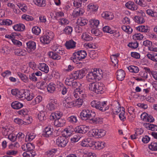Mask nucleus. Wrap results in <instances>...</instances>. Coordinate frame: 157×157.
<instances>
[{
  "label": "nucleus",
  "instance_id": "16",
  "mask_svg": "<svg viewBox=\"0 0 157 157\" xmlns=\"http://www.w3.org/2000/svg\"><path fill=\"white\" fill-rule=\"evenodd\" d=\"M65 122L66 121L64 119L58 117L55 119L54 124L57 127H62L65 125Z\"/></svg>",
  "mask_w": 157,
  "mask_h": 157
},
{
  "label": "nucleus",
  "instance_id": "26",
  "mask_svg": "<svg viewBox=\"0 0 157 157\" xmlns=\"http://www.w3.org/2000/svg\"><path fill=\"white\" fill-rule=\"evenodd\" d=\"M128 70L131 73H137L140 70L139 68L137 66L131 65L127 67Z\"/></svg>",
  "mask_w": 157,
  "mask_h": 157
},
{
  "label": "nucleus",
  "instance_id": "30",
  "mask_svg": "<svg viewBox=\"0 0 157 157\" xmlns=\"http://www.w3.org/2000/svg\"><path fill=\"white\" fill-rule=\"evenodd\" d=\"M40 69L42 71L46 73L49 71V68L48 66L45 63H43L40 64Z\"/></svg>",
  "mask_w": 157,
  "mask_h": 157
},
{
  "label": "nucleus",
  "instance_id": "36",
  "mask_svg": "<svg viewBox=\"0 0 157 157\" xmlns=\"http://www.w3.org/2000/svg\"><path fill=\"white\" fill-rule=\"evenodd\" d=\"M91 27L97 28L99 23V21L98 20L92 19L89 21Z\"/></svg>",
  "mask_w": 157,
  "mask_h": 157
},
{
  "label": "nucleus",
  "instance_id": "25",
  "mask_svg": "<svg viewBox=\"0 0 157 157\" xmlns=\"http://www.w3.org/2000/svg\"><path fill=\"white\" fill-rule=\"evenodd\" d=\"M56 89V85L53 82H51L47 86V89L48 92L53 93L55 91Z\"/></svg>",
  "mask_w": 157,
  "mask_h": 157
},
{
  "label": "nucleus",
  "instance_id": "12",
  "mask_svg": "<svg viewBox=\"0 0 157 157\" xmlns=\"http://www.w3.org/2000/svg\"><path fill=\"white\" fill-rule=\"evenodd\" d=\"M73 94L74 97L76 98L80 97H84V95H86L84 94L82 88L80 87L77 88L75 89L74 91Z\"/></svg>",
  "mask_w": 157,
  "mask_h": 157
},
{
  "label": "nucleus",
  "instance_id": "4",
  "mask_svg": "<svg viewBox=\"0 0 157 157\" xmlns=\"http://www.w3.org/2000/svg\"><path fill=\"white\" fill-rule=\"evenodd\" d=\"M87 56V53L85 50H81L75 52L71 57V60L74 62L75 60H81L85 59Z\"/></svg>",
  "mask_w": 157,
  "mask_h": 157
},
{
  "label": "nucleus",
  "instance_id": "3",
  "mask_svg": "<svg viewBox=\"0 0 157 157\" xmlns=\"http://www.w3.org/2000/svg\"><path fill=\"white\" fill-rule=\"evenodd\" d=\"M106 103V101L101 102L98 101L94 100L91 101L90 104L93 107L104 112L109 108V105H107Z\"/></svg>",
  "mask_w": 157,
  "mask_h": 157
},
{
  "label": "nucleus",
  "instance_id": "43",
  "mask_svg": "<svg viewBox=\"0 0 157 157\" xmlns=\"http://www.w3.org/2000/svg\"><path fill=\"white\" fill-rule=\"evenodd\" d=\"M105 143L104 142H95V147L97 149H100L105 147Z\"/></svg>",
  "mask_w": 157,
  "mask_h": 157
},
{
  "label": "nucleus",
  "instance_id": "24",
  "mask_svg": "<svg viewBox=\"0 0 157 157\" xmlns=\"http://www.w3.org/2000/svg\"><path fill=\"white\" fill-rule=\"evenodd\" d=\"M13 28L15 31H22L25 29V27L23 24L19 23L15 25L13 27Z\"/></svg>",
  "mask_w": 157,
  "mask_h": 157
},
{
  "label": "nucleus",
  "instance_id": "8",
  "mask_svg": "<svg viewBox=\"0 0 157 157\" xmlns=\"http://www.w3.org/2000/svg\"><path fill=\"white\" fill-rule=\"evenodd\" d=\"M112 112L114 114H117L122 109L119 102L117 101H114L112 104Z\"/></svg>",
  "mask_w": 157,
  "mask_h": 157
},
{
  "label": "nucleus",
  "instance_id": "21",
  "mask_svg": "<svg viewBox=\"0 0 157 157\" xmlns=\"http://www.w3.org/2000/svg\"><path fill=\"white\" fill-rule=\"evenodd\" d=\"M125 6L127 8L132 10H136L138 9V6L132 2H128L126 3Z\"/></svg>",
  "mask_w": 157,
  "mask_h": 157
},
{
  "label": "nucleus",
  "instance_id": "5",
  "mask_svg": "<svg viewBox=\"0 0 157 157\" xmlns=\"http://www.w3.org/2000/svg\"><path fill=\"white\" fill-rule=\"evenodd\" d=\"M54 37L53 33L52 31H48L44 35L40 37V41L44 44H48L50 43L51 40L53 39Z\"/></svg>",
  "mask_w": 157,
  "mask_h": 157
},
{
  "label": "nucleus",
  "instance_id": "61",
  "mask_svg": "<svg viewBox=\"0 0 157 157\" xmlns=\"http://www.w3.org/2000/svg\"><path fill=\"white\" fill-rule=\"evenodd\" d=\"M33 33L36 35H38L40 32V28L37 26H35L32 29Z\"/></svg>",
  "mask_w": 157,
  "mask_h": 157
},
{
  "label": "nucleus",
  "instance_id": "51",
  "mask_svg": "<svg viewBox=\"0 0 157 157\" xmlns=\"http://www.w3.org/2000/svg\"><path fill=\"white\" fill-rule=\"evenodd\" d=\"M12 21L8 19L0 20V24L1 25H10L12 24Z\"/></svg>",
  "mask_w": 157,
  "mask_h": 157
},
{
  "label": "nucleus",
  "instance_id": "42",
  "mask_svg": "<svg viewBox=\"0 0 157 157\" xmlns=\"http://www.w3.org/2000/svg\"><path fill=\"white\" fill-rule=\"evenodd\" d=\"M121 28L124 31L128 34H131L132 32V29L128 25H123L121 27Z\"/></svg>",
  "mask_w": 157,
  "mask_h": 157
},
{
  "label": "nucleus",
  "instance_id": "10",
  "mask_svg": "<svg viewBox=\"0 0 157 157\" xmlns=\"http://www.w3.org/2000/svg\"><path fill=\"white\" fill-rule=\"evenodd\" d=\"M26 49L29 53L33 51L36 48V44L33 41L30 40L26 43Z\"/></svg>",
  "mask_w": 157,
  "mask_h": 157
},
{
  "label": "nucleus",
  "instance_id": "37",
  "mask_svg": "<svg viewBox=\"0 0 157 157\" xmlns=\"http://www.w3.org/2000/svg\"><path fill=\"white\" fill-rule=\"evenodd\" d=\"M34 4L38 6H44L46 5L44 0H33Z\"/></svg>",
  "mask_w": 157,
  "mask_h": 157
},
{
  "label": "nucleus",
  "instance_id": "20",
  "mask_svg": "<svg viewBox=\"0 0 157 157\" xmlns=\"http://www.w3.org/2000/svg\"><path fill=\"white\" fill-rule=\"evenodd\" d=\"M125 75V72L122 69L119 70L117 72V78L118 80L121 81L123 80L124 78Z\"/></svg>",
  "mask_w": 157,
  "mask_h": 157
},
{
  "label": "nucleus",
  "instance_id": "56",
  "mask_svg": "<svg viewBox=\"0 0 157 157\" xmlns=\"http://www.w3.org/2000/svg\"><path fill=\"white\" fill-rule=\"evenodd\" d=\"M21 18L28 21H32L34 20L33 17L25 14L22 15Z\"/></svg>",
  "mask_w": 157,
  "mask_h": 157
},
{
  "label": "nucleus",
  "instance_id": "31",
  "mask_svg": "<svg viewBox=\"0 0 157 157\" xmlns=\"http://www.w3.org/2000/svg\"><path fill=\"white\" fill-rule=\"evenodd\" d=\"M11 106L14 109H19L23 106V105L17 101H15L12 103Z\"/></svg>",
  "mask_w": 157,
  "mask_h": 157
},
{
  "label": "nucleus",
  "instance_id": "48",
  "mask_svg": "<svg viewBox=\"0 0 157 157\" xmlns=\"http://www.w3.org/2000/svg\"><path fill=\"white\" fill-rule=\"evenodd\" d=\"M83 102V99L79 98L74 101L75 106L78 108L80 107L82 105Z\"/></svg>",
  "mask_w": 157,
  "mask_h": 157
},
{
  "label": "nucleus",
  "instance_id": "2",
  "mask_svg": "<svg viewBox=\"0 0 157 157\" xmlns=\"http://www.w3.org/2000/svg\"><path fill=\"white\" fill-rule=\"evenodd\" d=\"M89 89L97 94H102L104 92L105 86L101 82H93L90 84Z\"/></svg>",
  "mask_w": 157,
  "mask_h": 157
},
{
  "label": "nucleus",
  "instance_id": "34",
  "mask_svg": "<svg viewBox=\"0 0 157 157\" xmlns=\"http://www.w3.org/2000/svg\"><path fill=\"white\" fill-rule=\"evenodd\" d=\"M28 111L27 109H23L20 110L18 112V113L19 114L24 117L25 116L26 119L28 120V118H29V117L28 116Z\"/></svg>",
  "mask_w": 157,
  "mask_h": 157
},
{
  "label": "nucleus",
  "instance_id": "40",
  "mask_svg": "<svg viewBox=\"0 0 157 157\" xmlns=\"http://www.w3.org/2000/svg\"><path fill=\"white\" fill-rule=\"evenodd\" d=\"M68 121L73 124L76 123L78 121L77 117L74 115L71 116L67 118Z\"/></svg>",
  "mask_w": 157,
  "mask_h": 157
},
{
  "label": "nucleus",
  "instance_id": "59",
  "mask_svg": "<svg viewBox=\"0 0 157 157\" xmlns=\"http://www.w3.org/2000/svg\"><path fill=\"white\" fill-rule=\"evenodd\" d=\"M88 7L90 10L93 11H95L97 10L98 6L97 5H94L93 4H90L88 6Z\"/></svg>",
  "mask_w": 157,
  "mask_h": 157
},
{
  "label": "nucleus",
  "instance_id": "1",
  "mask_svg": "<svg viewBox=\"0 0 157 157\" xmlns=\"http://www.w3.org/2000/svg\"><path fill=\"white\" fill-rule=\"evenodd\" d=\"M81 119L84 121L89 120L91 123L97 124L100 122V118L95 117V113L88 109H85L82 111L80 114Z\"/></svg>",
  "mask_w": 157,
  "mask_h": 157
},
{
  "label": "nucleus",
  "instance_id": "15",
  "mask_svg": "<svg viewBox=\"0 0 157 157\" xmlns=\"http://www.w3.org/2000/svg\"><path fill=\"white\" fill-rule=\"evenodd\" d=\"M52 133V129L51 128V126H48L45 128L42 135L44 137H48L51 136Z\"/></svg>",
  "mask_w": 157,
  "mask_h": 157
},
{
  "label": "nucleus",
  "instance_id": "9",
  "mask_svg": "<svg viewBox=\"0 0 157 157\" xmlns=\"http://www.w3.org/2000/svg\"><path fill=\"white\" fill-rule=\"evenodd\" d=\"M105 133L106 131L104 130L94 129L92 130V135L97 138H101L104 136Z\"/></svg>",
  "mask_w": 157,
  "mask_h": 157
},
{
  "label": "nucleus",
  "instance_id": "45",
  "mask_svg": "<svg viewBox=\"0 0 157 157\" xmlns=\"http://www.w3.org/2000/svg\"><path fill=\"white\" fill-rule=\"evenodd\" d=\"M36 136V135L34 133H30L26 136L25 140L29 141H31L34 139Z\"/></svg>",
  "mask_w": 157,
  "mask_h": 157
},
{
  "label": "nucleus",
  "instance_id": "62",
  "mask_svg": "<svg viewBox=\"0 0 157 157\" xmlns=\"http://www.w3.org/2000/svg\"><path fill=\"white\" fill-rule=\"evenodd\" d=\"M133 39L135 40H142L144 37L142 34L138 33L134 35L133 36Z\"/></svg>",
  "mask_w": 157,
  "mask_h": 157
},
{
  "label": "nucleus",
  "instance_id": "19",
  "mask_svg": "<svg viewBox=\"0 0 157 157\" xmlns=\"http://www.w3.org/2000/svg\"><path fill=\"white\" fill-rule=\"evenodd\" d=\"M84 12L83 8H76L73 13V15L75 17H80L83 15Z\"/></svg>",
  "mask_w": 157,
  "mask_h": 157
},
{
  "label": "nucleus",
  "instance_id": "46",
  "mask_svg": "<svg viewBox=\"0 0 157 157\" xmlns=\"http://www.w3.org/2000/svg\"><path fill=\"white\" fill-rule=\"evenodd\" d=\"M87 143V147H92L94 145L95 146V142L91 138H89L86 139V142Z\"/></svg>",
  "mask_w": 157,
  "mask_h": 157
},
{
  "label": "nucleus",
  "instance_id": "49",
  "mask_svg": "<svg viewBox=\"0 0 157 157\" xmlns=\"http://www.w3.org/2000/svg\"><path fill=\"white\" fill-rule=\"evenodd\" d=\"M81 37L83 40L86 41H90L93 40V38L92 37L86 33H83Z\"/></svg>",
  "mask_w": 157,
  "mask_h": 157
},
{
  "label": "nucleus",
  "instance_id": "7",
  "mask_svg": "<svg viewBox=\"0 0 157 157\" xmlns=\"http://www.w3.org/2000/svg\"><path fill=\"white\" fill-rule=\"evenodd\" d=\"M84 68L82 70L74 71L72 74V77L75 79H81L85 76Z\"/></svg>",
  "mask_w": 157,
  "mask_h": 157
},
{
  "label": "nucleus",
  "instance_id": "13",
  "mask_svg": "<svg viewBox=\"0 0 157 157\" xmlns=\"http://www.w3.org/2000/svg\"><path fill=\"white\" fill-rule=\"evenodd\" d=\"M145 15V13L142 11H141L138 16L135 17V20L136 22L139 24L144 23L145 21V20L144 19L143 17Z\"/></svg>",
  "mask_w": 157,
  "mask_h": 157
},
{
  "label": "nucleus",
  "instance_id": "23",
  "mask_svg": "<svg viewBox=\"0 0 157 157\" xmlns=\"http://www.w3.org/2000/svg\"><path fill=\"white\" fill-rule=\"evenodd\" d=\"M14 53L15 55L19 56H25L26 54V51L25 49L17 48L15 50Z\"/></svg>",
  "mask_w": 157,
  "mask_h": 157
},
{
  "label": "nucleus",
  "instance_id": "50",
  "mask_svg": "<svg viewBox=\"0 0 157 157\" xmlns=\"http://www.w3.org/2000/svg\"><path fill=\"white\" fill-rule=\"evenodd\" d=\"M72 131L70 130H69L68 128H66L64 129L63 133L62 134V136H63L66 138H67L68 136H70L72 134Z\"/></svg>",
  "mask_w": 157,
  "mask_h": 157
},
{
  "label": "nucleus",
  "instance_id": "35",
  "mask_svg": "<svg viewBox=\"0 0 157 157\" xmlns=\"http://www.w3.org/2000/svg\"><path fill=\"white\" fill-rule=\"evenodd\" d=\"M88 23V20L83 18H81L78 19L77 24L81 26H83L86 25Z\"/></svg>",
  "mask_w": 157,
  "mask_h": 157
},
{
  "label": "nucleus",
  "instance_id": "52",
  "mask_svg": "<svg viewBox=\"0 0 157 157\" xmlns=\"http://www.w3.org/2000/svg\"><path fill=\"white\" fill-rule=\"evenodd\" d=\"M56 103L54 101H51L47 106L48 109L50 111L54 110L56 109Z\"/></svg>",
  "mask_w": 157,
  "mask_h": 157
},
{
  "label": "nucleus",
  "instance_id": "39",
  "mask_svg": "<svg viewBox=\"0 0 157 157\" xmlns=\"http://www.w3.org/2000/svg\"><path fill=\"white\" fill-rule=\"evenodd\" d=\"M63 31L64 33L67 35L70 36L71 34L73 29L72 27L68 26L66 27Z\"/></svg>",
  "mask_w": 157,
  "mask_h": 157
},
{
  "label": "nucleus",
  "instance_id": "57",
  "mask_svg": "<svg viewBox=\"0 0 157 157\" xmlns=\"http://www.w3.org/2000/svg\"><path fill=\"white\" fill-rule=\"evenodd\" d=\"M10 52V48L7 46L3 47L1 51V52L6 55L9 54Z\"/></svg>",
  "mask_w": 157,
  "mask_h": 157
},
{
  "label": "nucleus",
  "instance_id": "63",
  "mask_svg": "<svg viewBox=\"0 0 157 157\" xmlns=\"http://www.w3.org/2000/svg\"><path fill=\"white\" fill-rule=\"evenodd\" d=\"M96 70H94V71L95 72L96 75H98V76H97V78H98V79H99L102 77V71L101 69H98L97 70L96 69Z\"/></svg>",
  "mask_w": 157,
  "mask_h": 157
},
{
  "label": "nucleus",
  "instance_id": "14",
  "mask_svg": "<svg viewBox=\"0 0 157 157\" xmlns=\"http://www.w3.org/2000/svg\"><path fill=\"white\" fill-rule=\"evenodd\" d=\"M103 18L108 20H111L113 19L114 16L113 13L109 11H104L101 14Z\"/></svg>",
  "mask_w": 157,
  "mask_h": 157
},
{
  "label": "nucleus",
  "instance_id": "64",
  "mask_svg": "<svg viewBox=\"0 0 157 157\" xmlns=\"http://www.w3.org/2000/svg\"><path fill=\"white\" fill-rule=\"evenodd\" d=\"M29 67L33 71L36 70L37 67L36 63L34 62H30L29 63Z\"/></svg>",
  "mask_w": 157,
  "mask_h": 157
},
{
  "label": "nucleus",
  "instance_id": "17",
  "mask_svg": "<svg viewBox=\"0 0 157 157\" xmlns=\"http://www.w3.org/2000/svg\"><path fill=\"white\" fill-rule=\"evenodd\" d=\"M143 45L145 47H147L149 50L155 52H157V48L152 47V42L148 40L144 41L143 42Z\"/></svg>",
  "mask_w": 157,
  "mask_h": 157
},
{
  "label": "nucleus",
  "instance_id": "55",
  "mask_svg": "<svg viewBox=\"0 0 157 157\" xmlns=\"http://www.w3.org/2000/svg\"><path fill=\"white\" fill-rule=\"evenodd\" d=\"M42 100V97L41 96H37L35 99L32 101L33 105L40 103Z\"/></svg>",
  "mask_w": 157,
  "mask_h": 157
},
{
  "label": "nucleus",
  "instance_id": "29",
  "mask_svg": "<svg viewBox=\"0 0 157 157\" xmlns=\"http://www.w3.org/2000/svg\"><path fill=\"white\" fill-rule=\"evenodd\" d=\"M119 54L117 53L115 55H113L110 57L111 61L114 64V66H116V65H117L118 62L117 57L119 56Z\"/></svg>",
  "mask_w": 157,
  "mask_h": 157
},
{
  "label": "nucleus",
  "instance_id": "44",
  "mask_svg": "<svg viewBox=\"0 0 157 157\" xmlns=\"http://www.w3.org/2000/svg\"><path fill=\"white\" fill-rule=\"evenodd\" d=\"M135 2L137 5L143 7H146L147 4L144 0H134Z\"/></svg>",
  "mask_w": 157,
  "mask_h": 157
},
{
  "label": "nucleus",
  "instance_id": "60",
  "mask_svg": "<svg viewBox=\"0 0 157 157\" xmlns=\"http://www.w3.org/2000/svg\"><path fill=\"white\" fill-rule=\"evenodd\" d=\"M146 13L149 15L153 17H156L157 16V13L150 9H149L146 10Z\"/></svg>",
  "mask_w": 157,
  "mask_h": 157
},
{
  "label": "nucleus",
  "instance_id": "18",
  "mask_svg": "<svg viewBox=\"0 0 157 157\" xmlns=\"http://www.w3.org/2000/svg\"><path fill=\"white\" fill-rule=\"evenodd\" d=\"M94 71L89 72L86 76V79L89 82H92L94 80L97 79V76L98 75H96Z\"/></svg>",
  "mask_w": 157,
  "mask_h": 157
},
{
  "label": "nucleus",
  "instance_id": "41",
  "mask_svg": "<svg viewBox=\"0 0 157 157\" xmlns=\"http://www.w3.org/2000/svg\"><path fill=\"white\" fill-rule=\"evenodd\" d=\"M149 149L152 151H157V143L152 142L148 146Z\"/></svg>",
  "mask_w": 157,
  "mask_h": 157
},
{
  "label": "nucleus",
  "instance_id": "6",
  "mask_svg": "<svg viewBox=\"0 0 157 157\" xmlns=\"http://www.w3.org/2000/svg\"><path fill=\"white\" fill-rule=\"evenodd\" d=\"M68 142V140L67 138L63 136H59L56 140V144L59 147H65Z\"/></svg>",
  "mask_w": 157,
  "mask_h": 157
},
{
  "label": "nucleus",
  "instance_id": "28",
  "mask_svg": "<svg viewBox=\"0 0 157 157\" xmlns=\"http://www.w3.org/2000/svg\"><path fill=\"white\" fill-rule=\"evenodd\" d=\"M48 56L50 58L55 60H59L61 58L60 56L55 52H50L49 53Z\"/></svg>",
  "mask_w": 157,
  "mask_h": 157
},
{
  "label": "nucleus",
  "instance_id": "11",
  "mask_svg": "<svg viewBox=\"0 0 157 157\" xmlns=\"http://www.w3.org/2000/svg\"><path fill=\"white\" fill-rule=\"evenodd\" d=\"M88 131L87 127L82 125L77 126L74 129V131L77 133L84 134Z\"/></svg>",
  "mask_w": 157,
  "mask_h": 157
},
{
  "label": "nucleus",
  "instance_id": "32",
  "mask_svg": "<svg viewBox=\"0 0 157 157\" xmlns=\"http://www.w3.org/2000/svg\"><path fill=\"white\" fill-rule=\"evenodd\" d=\"M57 151V149L55 148L49 150L45 153V155L48 157H52Z\"/></svg>",
  "mask_w": 157,
  "mask_h": 157
},
{
  "label": "nucleus",
  "instance_id": "38",
  "mask_svg": "<svg viewBox=\"0 0 157 157\" xmlns=\"http://www.w3.org/2000/svg\"><path fill=\"white\" fill-rule=\"evenodd\" d=\"M46 112L44 111H41L38 114V118L40 121H43L46 119L45 116Z\"/></svg>",
  "mask_w": 157,
  "mask_h": 157
},
{
  "label": "nucleus",
  "instance_id": "58",
  "mask_svg": "<svg viewBox=\"0 0 157 157\" xmlns=\"http://www.w3.org/2000/svg\"><path fill=\"white\" fill-rule=\"evenodd\" d=\"M144 69L146 71V73H144L143 74V76H142L143 78L146 79L147 78V73H149V74L151 75L152 72L153 71H151L149 68L147 67H145Z\"/></svg>",
  "mask_w": 157,
  "mask_h": 157
},
{
  "label": "nucleus",
  "instance_id": "54",
  "mask_svg": "<svg viewBox=\"0 0 157 157\" xmlns=\"http://www.w3.org/2000/svg\"><path fill=\"white\" fill-rule=\"evenodd\" d=\"M124 107H122L121 111L119 115V117L120 120L122 121H124L126 119V117L124 116Z\"/></svg>",
  "mask_w": 157,
  "mask_h": 157
},
{
  "label": "nucleus",
  "instance_id": "47",
  "mask_svg": "<svg viewBox=\"0 0 157 157\" xmlns=\"http://www.w3.org/2000/svg\"><path fill=\"white\" fill-rule=\"evenodd\" d=\"M137 29L140 31L144 33H147L149 30L147 26L144 25L139 26L137 27Z\"/></svg>",
  "mask_w": 157,
  "mask_h": 157
},
{
  "label": "nucleus",
  "instance_id": "33",
  "mask_svg": "<svg viewBox=\"0 0 157 157\" xmlns=\"http://www.w3.org/2000/svg\"><path fill=\"white\" fill-rule=\"evenodd\" d=\"M17 75L24 82L26 83L29 82V78L25 75L18 72L17 73Z\"/></svg>",
  "mask_w": 157,
  "mask_h": 157
},
{
  "label": "nucleus",
  "instance_id": "53",
  "mask_svg": "<svg viewBox=\"0 0 157 157\" xmlns=\"http://www.w3.org/2000/svg\"><path fill=\"white\" fill-rule=\"evenodd\" d=\"M25 90H21L18 91L17 97L19 98H25Z\"/></svg>",
  "mask_w": 157,
  "mask_h": 157
},
{
  "label": "nucleus",
  "instance_id": "22",
  "mask_svg": "<svg viewBox=\"0 0 157 157\" xmlns=\"http://www.w3.org/2000/svg\"><path fill=\"white\" fill-rule=\"evenodd\" d=\"M76 43L72 40L66 41L65 45L67 49H70L74 48L76 46Z\"/></svg>",
  "mask_w": 157,
  "mask_h": 157
},
{
  "label": "nucleus",
  "instance_id": "27",
  "mask_svg": "<svg viewBox=\"0 0 157 157\" xmlns=\"http://www.w3.org/2000/svg\"><path fill=\"white\" fill-rule=\"evenodd\" d=\"M25 98L29 101H31L34 97V94L32 93H30V91L27 90H25Z\"/></svg>",
  "mask_w": 157,
  "mask_h": 157
}]
</instances>
